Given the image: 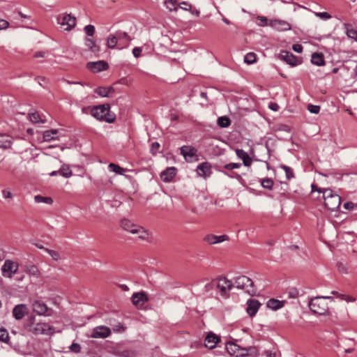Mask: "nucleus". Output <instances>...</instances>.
Returning a JSON list of instances; mask_svg holds the SVG:
<instances>
[{
  "label": "nucleus",
  "instance_id": "obj_42",
  "mask_svg": "<svg viewBox=\"0 0 357 357\" xmlns=\"http://www.w3.org/2000/svg\"><path fill=\"white\" fill-rule=\"evenodd\" d=\"M1 195L5 199H12L13 198V194L9 188H5L1 190Z\"/></svg>",
  "mask_w": 357,
  "mask_h": 357
},
{
  "label": "nucleus",
  "instance_id": "obj_60",
  "mask_svg": "<svg viewBox=\"0 0 357 357\" xmlns=\"http://www.w3.org/2000/svg\"><path fill=\"white\" fill-rule=\"evenodd\" d=\"M268 107L273 111H278L280 107L277 103L271 102L269 104Z\"/></svg>",
  "mask_w": 357,
  "mask_h": 357
},
{
  "label": "nucleus",
  "instance_id": "obj_13",
  "mask_svg": "<svg viewBox=\"0 0 357 357\" xmlns=\"http://www.w3.org/2000/svg\"><path fill=\"white\" fill-rule=\"evenodd\" d=\"M111 335V330L105 326H98L93 329L91 335L92 338H106Z\"/></svg>",
  "mask_w": 357,
  "mask_h": 357
},
{
  "label": "nucleus",
  "instance_id": "obj_10",
  "mask_svg": "<svg viewBox=\"0 0 357 357\" xmlns=\"http://www.w3.org/2000/svg\"><path fill=\"white\" fill-rule=\"evenodd\" d=\"M268 26L278 31H286L291 29V26L287 21L280 19L270 20Z\"/></svg>",
  "mask_w": 357,
  "mask_h": 357
},
{
  "label": "nucleus",
  "instance_id": "obj_62",
  "mask_svg": "<svg viewBox=\"0 0 357 357\" xmlns=\"http://www.w3.org/2000/svg\"><path fill=\"white\" fill-rule=\"evenodd\" d=\"M57 174H59V171H53V172H52L50 174V176H56Z\"/></svg>",
  "mask_w": 357,
  "mask_h": 357
},
{
  "label": "nucleus",
  "instance_id": "obj_36",
  "mask_svg": "<svg viewBox=\"0 0 357 357\" xmlns=\"http://www.w3.org/2000/svg\"><path fill=\"white\" fill-rule=\"evenodd\" d=\"M118 38L116 36L109 35L107 38V46L109 48L113 49L117 44Z\"/></svg>",
  "mask_w": 357,
  "mask_h": 357
},
{
  "label": "nucleus",
  "instance_id": "obj_59",
  "mask_svg": "<svg viewBox=\"0 0 357 357\" xmlns=\"http://www.w3.org/2000/svg\"><path fill=\"white\" fill-rule=\"evenodd\" d=\"M181 4L183 6H180L181 9H183L185 10H189L191 8V5L186 1H183L181 3Z\"/></svg>",
  "mask_w": 357,
  "mask_h": 357
},
{
  "label": "nucleus",
  "instance_id": "obj_2",
  "mask_svg": "<svg viewBox=\"0 0 357 357\" xmlns=\"http://www.w3.org/2000/svg\"><path fill=\"white\" fill-rule=\"evenodd\" d=\"M314 190L323 194L324 205L328 209L335 211L340 207L341 204L340 197L334 193L331 189H317L314 185H312V191Z\"/></svg>",
  "mask_w": 357,
  "mask_h": 357
},
{
  "label": "nucleus",
  "instance_id": "obj_32",
  "mask_svg": "<svg viewBox=\"0 0 357 357\" xmlns=\"http://www.w3.org/2000/svg\"><path fill=\"white\" fill-rule=\"evenodd\" d=\"M311 61L313 64L321 66L324 65V60L322 54L314 53L312 55Z\"/></svg>",
  "mask_w": 357,
  "mask_h": 357
},
{
  "label": "nucleus",
  "instance_id": "obj_58",
  "mask_svg": "<svg viewBox=\"0 0 357 357\" xmlns=\"http://www.w3.org/2000/svg\"><path fill=\"white\" fill-rule=\"evenodd\" d=\"M114 332H123L125 331V328L123 326H122L121 324H119L118 325L115 326V327L113 328Z\"/></svg>",
  "mask_w": 357,
  "mask_h": 357
},
{
  "label": "nucleus",
  "instance_id": "obj_50",
  "mask_svg": "<svg viewBox=\"0 0 357 357\" xmlns=\"http://www.w3.org/2000/svg\"><path fill=\"white\" fill-rule=\"evenodd\" d=\"M257 20L259 21V25L261 26H265L268 25V20L266 17L258 16Z\"/></svg>",
  "mask_w": 357,
  "mask_h": 357
},
{
  "label": "nucleus",
  "instance_id": "obj_4",
  "mask_svg": "<svg viewBox=\"0 0 357 357\" xmlns=\"http://www.w3.org/2000/svg\"><path fill=\"white\" fill-rule=\"evenodd\" d=\"M309 307L313 313L319 315H325L328 312V304L320 296L311 298L309 302Z\"/></svg>",
  "mask_w": 357,
  "mask_h": 357
},
{
  "label": "nucleus",
  "instance_id": "obj_20",
  "mask_svg": "<svg viewBox=\"0 0 357 357\" xmlns=\"http://www.w3.org/2000/svg\"><path fill=\"white\" fill-rule=\"evenodd\" d=\"M247 305H248V307H247L246 310H247V312L248 313V314L250 317L255 316L260 307L259 302L258 301L254 300V299L248 300L247 302Z\"/></svg>",
  "mask_w": 357,
  "mask_h": 357
},
{
  "label": "nucleus",
  "instance_id": "obj_34",
  "mask_svg": "<svg viewBox=\"0 0 357 357\" xmlns=\"http://www.w3.org/2000/svg\"><path fill=\"white\" fill-rule=\"evenodd\" d=\"M86 45L93 52H99L100 47L96 45V42L92 38H87L86 40Z\"/></svg>",
  "mask_w": 357,
  "mask_h": 357
},
{
  "label": "nucleus",
  "instance_id": "obj_48",
  "mask_svg": "<svg viewBox=\"0 0 357 357\" xmlns=\"http://www.w3.org/2000/svg\"><path fill=\"white\" fill-rule=\"evenodd\" d=\"M84 30L86 34L89 36H93L95 33V27H94V26L91 25V24L86 25L84 27Z\"/></svg>",
  "mask_w": 357,
  "mask_h": 357
},
{
  "label": "nucleus",
  "instance_id": "obj_11",
  "mask_svg": "<svg viewBox=\"0 0 357 357\" xmlns=\"http://www.w3.org/2000/svg\"><path fill=\"white\" fill-rule=\"evenodd\" d=\"M215 285L222 296L226 295L233 287L231 281L227 280L226 278H220L218 279L215 282Z\"/></svg>",
  "mask_w": 357,
  "mask_h": 357
},
{
  "label": "nucleus",
  "instance_id": "obj_21",
  "mask_svg": "<svg viewBox=\"0 0 357 357\" xmlns=\"http://www.w3.org/2000/svg\"><path fill=\"white\" fill-rule=\"evenodd\" d=\"M175 167H168L160 174V178L164 182H169L176 175Z\"/></svg>",
  "mask_w": 357,
  "mask_h": 357
},
{
  "label": "nucleus",
  "instance_id": "obj_33",
  "mask_svg": "<svg viewBox=\"0 0 357 357\" xmlns=\"http://www.w3.org/2000/svg\"><path fill=\"white\" fill-rule=\"evenodd\" d=\"M108 168L113 172L119 175H123L127 172L126 169H123L114 163L109 164Z\"/></svg>",
  "mask_w": 357,
  "mask_h": 357
},
{
  "label": "nucleus",
  "instance_id": "obj_41",
  "mask_svg": "<svg viewBox=\"0 0 357 357\" xmlns=\"http://www.w3.org/2000/svg\"><path fill=\"white\" fill-rule=\"evenodd\" d=\"M45 252H47L54 260L58 261L61 259V256L59 252L50 249H45Z\"/></svg>",
  "mask_w": 357,
  "mask_h": 357
},
{
  "label": "nucleus",
  "instance_id": "obj_16",
  "mask_svg": "<svg viewBox=\"0 0 357 357\" xmlns=\"http://www.w3.org/2000/svg\"><path fill=\"white\" fill-rule=\"evenodd\" d=\"M279 57L290 66H295L298 64V59L290 52L282 51Z\"/></svg>",
  "mask_w": 357,
  "mask_h": 357
},
{
  "label": "nucleus",
  "instance_id": "obj_57",
  "mask_svg": "<svg viewBox=\"0 0 357 357\" xmlns=\"http://www.w3.org/2000/svg\"><path fill=\"white\" fill-rule=\"evenodd\" d=\"M8 26V22L6 20L0 19V30L6 29Z\"/></svg>",
  "mask_w": 357,
  "mask_h": 357
},
{
  "label": "nucleus",
  "instance_id": "obj_12",
  "mask_svg": "<svg viewBox=\"0 0 357 357\" xmlns=\"http://www.w3.org/2000/svg\"><path fill=\"white\" fill-rule=\"evenodd\" d=\"M197 150L190 146H183L181 148V153L187 162H192L197 160Z\"/></svg>",
  "mask_w": 357,
  "mask_h": 357
},
{
  "label": "nucleus",
  "instance_id": "obj_51",
  "mask_svg": "<svg viewBox=\"0 0 357 357\" xmlns=\"http://www.w3.org/2000/svg\"><path fill=\"white\" fill-rule=\"evenodd\" d=\"M337 269H338L339 272L341 273L346 274L348 273L347 267L342 263L337 264Z\"/></svg>",
  "mask_w": 357,
  "mask_h": 357
},
{
  "label": "nucleus",
  "instance_id": "obj_40",
  "mask_svg": "<svg viewBox=\"0 0 357 357\" xmlns=\"http://www.w3.org/2000/svg\"><path fill=\"white\" fill-rule=\"evenodd\" d=\"M244 61L248 64H252L256 61V54L253 52L248 53L244 58Z\"/></svg>",
  "mask_w": 357,
  "mask_h": 357
},
{
  "label": "nucleus",
  "instance_id": "obj_9",
  "mask_svg": "<svg viewBox=\"0 0 357 357\" xmlns=\"http://www.w3.org/2000/svg\"><path fill=\"white\" fill-rule=\"evenodd\" d=\"M30 331L36 335H51L53 328L47 323H36L33 324Z\"/></svg>",
  "mask_w": 357,
  "mask_h": 357
},
{
  "label": "nucleus",
  "instance_id": "obj_30",
  "mask_svg": "<svg viewBox=\"0 0 357 357\" xmlns=\"http://www.w3.org/2000/svg\"><path fill=\"white\" fill-rule=\"evenodd\" d=\"M57 132V130L55 129L45 131L43 135V142H50L55 139Z\"/></svg>",
  "mask_w": 357,
  "mask_h": 357
},
{
  "label": "nucleus",
  "instance_id": "obj_47",
  "mask_svg": "<svg viewBox=\"0 0 357 357\" xmlns=\"http://www.w3.org/2000/svg\"><path fill=\"white\" fill-rule=\"evenodd\" d=\"M8 339V331L0 327V340L2 342H6Z\"/></svg>",
  "mask_w": 357,
  "mask_h": 357
},
{
  "label": "nucleus",
  "instance_id": "obj_24",
  "mask_svg": "<svg viewBox=\"0 0 357 357\" xmlns=\"http://www.w3.org/2000/svg\"><path fill=\"white\" fill-rule=\"evenodd\" d=\"M95 93L101 97H109L114 93L112 86H99L95 89Z\"/></svg>",
  "mask_w": 357,
  "mask_h": 357
},
{
  "label": "nucleus",
  "instance_id": "obj_23",
  "mask_svg": "<svg viewBox=\"0 0 357 357\" xmlns=\"http://www.w3.org/2000/svg\"><path fill=\"white\" fill-rule=\"evenodd\" d=\"M228 238L227 235L215 236L210 234L204 238V241L209 244H216L227 241Z\"/></svg>",
  "mask_w": 357,
  "mask_h": 357
},
{
  "label": "nucleus",
  "instance_id": "obj_15",
  "mask_svg": "<svg viewBox=\"0 0 357 357\" xmlns=\"http://www.w3.org/2000/svg\"><path fill=\"white\" fill-rule=\"evenodd\" d=\"M12 313L15 319L20 320L29 313V309L24 304H18L14 307Z\"/></svg>",
  "mask_w": 357,
  "mask_h": 357
},
{
  "label": "nucleus",
  "instance_id": "obj_53",
  "mask_svg": "<svg viewBox=\"0 0 357 357\" xmlns=\"http://www.w3.org/2000/svg\"><path fill=\"white\" fill-rule=\"evenodd\" d=\"M70 350L75 352L79 353L80 351L81 347L79 344L73 343L70 347Z\"/></svg>",
  "mask_w": 357,
  "mask_h": 357
},
{
  "label": "nucleus",
  "instance_id": "obj_3",
  "mask_svg": "<svg viewBox=\"0 0 357 357\" xmlns=\"http://www.w3.org/2000/svg\"><path fill=\"white\" fill-rule=\"evenodd\" d=\"M91 114L98 120H104L107 123H112L115 119L114 114H109L108 104L100 105L91 109Z\"/></svg>",
  "mask_w": 357,
  "mask_h": 357
},
{
  "label": "nucleus",
  "instance_id": "obj_8",
  "mask_svg": "<svg viewBox=\"0 0 357 357\" xmlns=\"http://www.w3.org/2000/svg\"><path fill=\"white\" fill-rule=\"evenodd\" d=\"M57 21L66 31L71 30L76 24V18L69 14H62L59 15L57 18Z\"/></svg>",
  "mask_w": 357,
  "mask_h": 357
},
{
  "label": "nucleus",
  "instance_id": "obj_19",
  "mask_svg": "<svg viewBox=\"0 0 357 357\" xmlns=\"http://www.w3.org/2000/svg\"><path fill=\"white\" fill-rule=\"evenodd\" d=\"M131 300L134 305L142 306L148 301V298L144 292H138L132 296Z\"/></svg>",
  "mask_w": 357,
  "mask_h": 357
},
{
  "label": "nucleus",
  "instance_id": "obj_7",
  "mask_svg": "<svg viewBox=\"0 0 357 357\" xmlns=\"http://www.w3.org/2000/svg\"><path fill=\"white\" fill-rule=\"evenodd\" d=\"M234 285L238 289H245V291L249 294L253 292V282L247 276L241 275L237 277L235 279Z\"/></svg>",
  "mask_w": 357,
  "mask_h": 357
},
{
  "label": "nucleus",
  "instance_id": "obj_6",
  "mask_svg": "<svg viewBox=\"0 0 357 357\" xmlns=\"http://www.w3.org/2000/svg\"><path fill=\"white\" fill-rule=\"evenodd\" d=\"M225 348L231 356L236 357L246 356L248 355V352L252 349V347H241L233 342H227Z\"/></svg>",
  "mask_w": 357,
  "mask_h": 357
},
{
  "label": "nucleus",
  "instance_id": "obj_45",
  "mask_svg": "<svg viewBox=\"0 0 357 357\" xmlns=\"http://www.w3.org/2000/svg\"><path fill=\"white\" fill-rule=\"evenodd\" d=\"M261 183L263 188L267 189H271L273 185V181L268 178L262 179Z\"/></svg>",
  "mask_w": 357,
  "mask_h": 357
},
{
  "label": "nucleus",
  "instance_id": "obj_5",
  "mask_svg": "<svg viewBox=\"0 0 357 357\" xmlns=\"http://www.w3.org/2000/svg\"><path fill=\"white\" fill-rule=\"evenodd\" d=\"M19 269V264L11 259L5 260L1 266V271L3 277L11 279Z\"/></svg>",
  "mask_w": 357,
  "mask_h": 357
},
{
  "label": "nucleus",
  "instance_id": "obj_29",
  "mask_svg": "<svg viewBox=\"0 0 357 357\" xmlns=\"http://www.w3.org/2000/svg\"><path fill=\"white\" fill-rule=\"evenodd\" d=\"M25 272L29 275L38 278L40 275L38 268L33 264H27L25 266Z\"/></svg>",
  "mask_w": 357,
  "mask_h": 357
},
{
  "label": "nucleus",
  "instance_id": "obj_37",
  "mask_svg": "<svg viewBox=\"0 0 357 357\" xmlns=\"http://www.w3.org/2000/svg\"><path fill=\"white\" fill-rule=\"evenodd\" d=\"M231 123L230 119L227 116H221L218 119V125L221 128H227Z\"/></svg>",
  "mask_w": 357,
  "mask_h": 357
},
{
  "label": "nucleus",
  "instance_id": "obj_61",
  "mask_svg": "<svg viewBox=\"0 0 357 357\" xmlns=\"http://www.w3.org/2000/svg\"><path fill=\"white\" fill-rule=\"evenodd\" d=\"M160 146V144L158 142H154L152 144L151 151H157Z\"/></svg>",
  "mask_w": 357,
  "mask_h": 357
},
{
  "label": "nucleus",
  "instance_id": "obj_35",
  "mask_svg": "<svg viewBox=\"0 0 357 357\" xmlns=\"http://www.w3.org/2000/svg\"><path fill=\"white\" fill-rule=\"evenodd\" d=\"M34 200L37 203H45L47 204H52L53 203V200L50 197H43L40 195H36L34 197Z\"/></svg>",
  "mask_w": 357,
  "mask_h": 357
},
{
  "label": "nucleus",
  "instance_id": "obj_52",
  "mask_svg": "<svg viewBox=\"0 0 357 357\" xmlns=\"http://www.w3.org/2000/svg\"><path fill=\"white\" fill-rule=\"evenodd\" d=\"M241 167V164L240 163H229V164H227L225 166V168L227 169H238Z\"/></svg>",
  "mask_w": 357,
  "mask_h": 357
},
{
  "label": "nucleus",
  "instance_id": "obj_28",
  "mask_svg": "<svg viewBox=\"0 0 357 357\" xmlns=\"http://www.w3.org/2000/svg\"><path fill=\"white\" fill-rule=\"evenodd\" d=\"M284 305V301L271 298L267 301L266 306L273 310L282 308Z\"/></svg>",
  "mask_w": 357,
  "mask_h": 357
},
{
  "label": "nucleus",
  "instance_id": "obj_46",
  "mask_svg": "<svg viewBox=\"0 0 357 357\" xmlns=\"http://www.w3.org/2000/svg\"><path fill=\"white\" fill-rule=\"evenodd\" d=\"M281 168L284 170L285 174H286V177L287 179H291L294 176L293 171H292L291 168H290L289 167H287L285 165H282Z\"/></svg>",
  "mask_w": 357,
  "mask_h": 357
},
{
  "label": "nucleus",
  "instance_id": "obj_43",
  "mask_svg": "<svg viewBox=\"0 0 357 357\" xmlns=\"http://www.w3.org/2000/svg\"><path fill=\"white\" fill-rule=\"evenodd\" d=\"M338 298L342 301H345L347 303L356 302V298L355 297L347 295V294H338Z\"/></svg>",
  "mask_w": 357,
  "mask_h": 357
},
{
  "label": "nucleus",
  "instance_id": "obj_14",
  "mask_svg": "<svg viewBox=\"0 0 357 357\" xmlns=\"http://www.w3.org/2000/svg\"><path fill=\"white\" fill-rule=\"evenodd\" d=\"M221 340L220 336L210 332L207 334L204 339V346L209 349H213L215 348L217 344L220 342Z\"/></svg>",
  "mask_w": 357,
  "mask_h": 357
},
{
  "label": "nucleus",
  "instance_id": "obj_54",
  "mask_svg": "<svg viewBox=\"0 0 357 357\" xmlns=\"http://www.w3.org/2000/svg\"><path fill=\"white\" fill-rule=\"evenodd\" d=\"M142 53V49L140 47H135L132 50V54L135 57L138 58L140 56Z\"/></svg>",
  "mask_w": 357,
  "mask_h": 357
},
{
  "label": "nucleus",
  "instance_id": "obj_18",
  "mask_svg": "<svg viewBox=\"0 0 357 357\" xmlns=\"http://www.w3.org/2000/svg\"><path fill=\"white\" fill-rule=\"evenodd\" d=\"M196 172L198 176L206 178L211 174V166L207 162H202L198 165Z\"/></svg>",
  "mask_w": 357,
  "mask_h": 357
},
{
  "label": "nucleus",
  "instance_id": "obj_56",
  "mask_svg": "<svg viewBox=\"0 0 357 357\" xmlns=\"http://www.w3.org/2000/svg\"><path fill=\"white\" fill-rule=\"evenodd\" d=\"M116 36H117L118 39H119V40L123 39V38H128V40H130L129 38V36H128V34L125 32H118V33H116Z\"/></svg>",
  "mask_w": 357,
  "mask_h": 357
},
{
  "label": "nucleus",
  "instance_id": "obj_26",
  "mask_svg": "<svg viewBox=\"0 0 357 357\" xmlns=\"http://www.w3.org/2000/svg\"><path fill=\"white\" fill-rule=\"evenodd\" d=\"M236 153L237 156L243 160V165L245 166L249 167L251 165L252 159L250 158L248 153H246L242 149H236Z\"/></svg>",
  "mask_w": 357,
  "mask_h": 357
},
{
  "label": "nucleus",
  "instance_id": "obj_25",
  "mask_svg": "<svg viewBox=\"0 0 357 357\" xmlns=\"http://www.w3.org/2000/svg\"><path fill=\"white\" fill-rule=\"evenodd\" d=\"M13 144V139L11 137L0 133V148L7 149H10Z\"/></svg>",
  "mask_w": 357,
  "mask_h": 357
},
{
  "label": "nucleus",
  "instance_id": "obj_44",
  "mask_svg": "<svg viewBox=\"0 0 357 357\" xmlns=\"http://www.w3.org/2000/svg\"><path fill=\"white\" fill-rule=\"evenodd\" d=\"M314 14L315 16H317L324 20H328L332 17V16L327 12H321V13L314 12Z\"/></svg>",
  "mask_w": 357,
  "mask_h": 357
},
{
  "label": "nucleus",
  "instance_id": "obj_64",
  "mask_svg": "<svg viewBox=\"0 0 357 357\" xmlns=\"http://www.w3.org/2000/svg\"><path fill=\"white\" fill-rule=\"evenodd\" d=\"M320 297L321 298L322 300H324V299H328V300H331V301H333V297L329 296H320Z\"/></svg>",
  "mask_w": 357,
  "mask_h": 357
},
{
  "label": "nucleus",
  "instance_id": "obj_27",
  "mask_svg": "<svg viewBox=\"0 0 357 357\" xmlns=\"http://www.w3.org/2000/svg\"><path fill=\"white\" fill-rule=\"evenodd\" d=\"M343 27L345 29L346 34L348 38L354 39L357 41V30L352 27V25L349 23H344Z\"/></svg>",
  "mask_w": 357,
  "mask_h": 357
},
{
  "label": "nucleus",
  "instance_id": "obj_31",
  "mask_svg": "<svg viewBox=\"0 0 357 357\" xmlns=\"http://www.w3.org/2000/svg\"><path fill=\"white\" fill-rule=\"evenodd\" d=\"M59 174L65 178H70L73 175L70 166L67 164H63L59 169Z\"/></svg>",
  "mask_w": 357,
  "mask_h": 357
},
{
  "label": "nucleus",
  "instance_id": "obj_55",
  "mask_svg": "<svg viewBox=\"0 0 357 357\" xmlns=\"http://www.w3.org/2000/svg\"><path fill=\"white\" fill-rule=\"evenodd\" d=\"M292 49H293L294 51H295V52H296L298 53H301L302 51H303V47L300 44H294V45H293Z\"/></svg>",
  "mask_w": 357,
  "mask_h": 357
},
{
  "label": "nucleus",
  "instance_id": "obj_1",
  "mask_svg": "<svg viewBox=\"0 0 357 357\" xmlns=\"http://www.w3.org/2000/svg\"><path fill=\"white\" fill-rule=\"evenodd\" d=\"M120 226L124 231L132 235H136L140 240L149 241L150 238V234L148 230L142 226L134 223L129 219H121Z\"/></svg>",
  "mask_w": 357,
  "mask_h": 357
},
{
  "label": "nucleus",
  "instance_id": "obj_63",
  "mask_svg": "<svg viewBox=\"0 0 357 357\" xmlns=\"http://www.w3.org/2000/svg\"><path fill=\"white\" fill-rule=\"evenodd\" d=\"M267 357H275V354L266 351Z\"/></svg>",
  "mask_w": 357,
  "mask_h": 357
},
{
  "label": "nucleus",
  "instance_id": "obj_17",
  "mask_svg": "<svg viewBox=\"0 0 357 357\" xmlns=\"http://www.w3.org/2000/svg\"><path fill=\"white\" fill-rule=\"evenodd\" d=\"M87 68L93 73H98L105 70L108 68V65L104 61H98L95 62H89L86 65Z\"/></svg>",
  "mask_w": 357,
  "mask_h": 357
},
{
  "label": "nucleus",
  "instance_id": "obj_22",
  "mask_svg": "<svg viewBox=\"0 0 357 357\" xmlns=\"http://www.w3.org/2000/svg\"><path fill=\"white\" fill-rule=\"evenodd\" d=\"M33 310L40 315L45 314L48 310V307L46 304L40 301H36L33 302Z\"/></svg>",
  "mask_w": 357,
  "mask_h": 357
},
{
  "label": "nucleus",
  "instance_id": "obj_39",
  "mask_svg": "<svg viewBox=\"0 0 357 357\" xmlns=\"http://www.w3.org/2000/svg\"><path fill=\"white\" fill-rule=\"evenodd\" d=\"M29 115L30 121L33 123L45 122V120L42 119L37 112L30 113Z\"/></svg>",
  "mask_w": 357,
  "mask_h": 357
},
{
  "label": "nucleus",
  "instance_id": "obj_49",
  "mask_svg": "<svg viewBox=\"0 0 357 357\" xmlns=\"http://www.w3.org/2000/svg\"><path fill=\"white\" fill-rule=\"evenodd\" d=\"M307 109L312 114H318L320 110V107L318 105H309Z\"/></svg>",
  "mask_w": 357,
  "mask_h": 357
},
{
  "label": "nucleus",
  "instance_id": "obj_38",
  "mask_svg": "<svg viewBox=\"0 0 357 357\" xmlns=\"http://www.w3.org/2000/svg\"><path fill=\"white\" fill-rule=\"evenodd\" d=\"M166 8L169 11H176L178 10V3L176 0H167L165 2Z\"/></svg>",
  "mask_w": 357,
  "mask_h": 357
}]
</instances>
